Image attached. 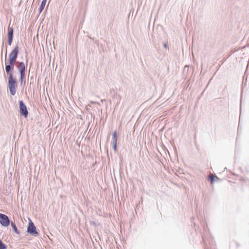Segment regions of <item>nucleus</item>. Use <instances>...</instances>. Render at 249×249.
I'll return each instance as SVG.
<instances>
[{
    "label": "nucleus",
    "instance_id": "4468645a",
    "mask_svg": "<svg viewBox=\"0 0 249 249\" xmlns=\"http://www.w3.org/2000/svg\"><path fill=\"white\" fill-rule=\"evenodd\" d=\"M209 178L210 180L212 183L214 181V176L213 175H210L209 176Z\"/></svg>",
    "mask_w": 249,
    "mask_h": 249
},
{
    "label": "nucleus",
    "instance_id": "423d86ee",
    "mask_svg": "<svg viewBox=\"0 0 249 249\" xmlns=\"http://www.w3.org/2000/svg\"><path fill=\"white\" fill-rule=\"evenodd\" d=\"M19 48L18 45H16L11 53L9 55L8 58L17 60Z\"/></svg>",
    "mask_w": 249,
    "mask_h": 249
},
{
    "label": "nucleus",
    "instance_id": "dca6fc26",
    "mask_svg": "<svg viewBox=\"0 0 249 249\" xmlns=\"http://www.w3.org/2000/svg\"><path fill=\"white\" fill-rule=\"evenodd\" d=\"M166 46H167L166 44H164V48H166Z\"/></svg>",
    "mask_w": 249,
    "mask_h": 249
},
{
    "label": "nucleus",
    "instance_id": "20e7f679",
    "mask_svg": "<svg viewBox=\"0 0 249 249\" xmlns=\"http://www.w3.org/2000/svg\"><path fill=\"white\" fill-rule=\"evenodd\" d=\"M27 232L31 235L35 236H37L38 234V232L36 231V227L32 221H30L27 227Z\"/></svg>",
    "mask_w": 249,
    "mask_h": 249
},
{
    "label": "nucleus",
    "instance_id": "f8f14e48",
    "mask_svg": "<svg viewBox=\"0 0 249 249\" xmlns=\"http://www.w3.org/2000/svg\"><path fill=\"white\" fill-rule=\"evenodd\" d=\"M16 60H17L8 58V61H7V63L14 66L15 64H16V62H17Z\"/></svg>",
    "mask_w": 249,
    "mask_h": 249
},
{
    "label": "nucleus",
    "instance_id": "9d476101",
    "mask_svg": "<svg viewBox=\"0 0 249 249\" xmlns=\"http://www.w3.org/2000/svg\"><path fill=\"white\" fill-rule=\"evenodd\" d=\"M11 227H12L13 231H14L15 233H16L18 234H19L20 231L19 230H18L15 222H11Z\"/></svg>",
    "mask_w": 249,
    "mask_h": 249
},
{
    "label": "nucleus",
    "instance_id": "1a4fd4ad",
    "mask_svg": "<svg viewBox=\"0 0 249 249\" xmlns=\"http://www.w3.org/2000/svg\"><path fill=\"white\" fill-rule=\"evenodd\" d=\"M13 28L12 27H10L9 25L8 28V38L13 39Z\"/></svg>",
    "mask_w": 249,
    "mask_h": 249
},
{
    "label": "nucleus",
    "instance_id": "6e6552de",
    "mask_svg": "<svg viewBox=\"0 0 249 249\" xmlns=\"http://www.w3.org/2000/svg\"><path fill=\"white\" fill-rule=\"evenodd\" d=\"M117 132L114 131L112 134V144L113 146V148L115 151L117 150Z\"/></svg>",
    "mask_w": 249,
    "mask_h": 249
},
{
    "label": "nucleus",
    "instance_id": "f257e3e1",
    "mask_svg": "<svg viewBox=\"0 0 249 249\" xmlns=\"http://www.w3.org/2000/svg\"><path fill=\"white\" fill-rule=\"evenodd\" d=\"M16 67L20 73L19 81L21 85L25 83V71L26 67L23 62L17 61Z\"/></svg>",
    "mask_w": 249,
    "mask_h": 249
},
{
    "label": "nucleus",
    "instance_id": "2eb2a0df",
    "mask_svg": "<svg viewBox=\"0 0 249 249\" xmlns=\"http://www.w3.org/2000/svg\"><path fill=\"white\" fill-rule=\"evenodd\" d=\"M13 38H8V44L9 46L11 45Z\"/></svg>",
    "mask_w": 249,
    "mask_h": 249
},
{
    "label": "nucleus",
    "instance_id": "9b49d317",
    "mask_svg": "<svg viewBox=\"0 0 249 249\" xmlns=\"http://www.w3.org/2000/svg\"><path fill=\"white\" fill-rule=\"evenodd\" d=\"M47 0H42L40 7L38 9L39 13L40 14L43 10L46 3Z\"/></svg>",
    "mask_w": 249,
    "mask_h": 249
},
{
    "label": "nucleus",
    "instance_id": "ddd939ff",
    "mask_svg": "<svg viewBox=\"0 0 249 249\" xmlns=\"http://www.w3.org/2000/svg\"><path fill=\"white\" fill-rule=\"evenodd\" d=\"M6 246L2 243L1 240L0 239V249H6Z\"/></svg>",
    "mask_w": 249,
    "mask_h": 249
},
{
    "label": "nucleus",
    "instance_id": "0eeeda50",
    "mask_svg": "<svg viewBox=\"0 0 249 249\" xmlns=\"http://www.w3.org/2000/svg\"><path fill=\"white\" fill-rule=\"evenodd\" d=\"M5 71L6 73L10 76V75L13 76V74L12 73V71L14 70V66L10 65L7 63L6 54L5 55Z\"/></svg>",
    "mask_w": 249,
    "mask_h": 249
},
{
    "label": "nucleus",
    "instance_id": "39448f33",
    "mask_svg": "<svg viewBox=\"0 0 249 249\" xmlns=\"http://www.w3.org/2000/svg\"><path fill=\"white\" fill-rule=\"evenodd\" d=\"M0 223L2 226L8 227L10 223V221L8 216L0 213Z\"/></svg>",
    "mask_w": 249,
    "mask_h": 249
},
{
    "label": "nucleus",
    "instance_id": "7ed1b4c3",
    "mask_svg": "<svg viewBox=\"0 0 249 249\" xmlns=\"http://www.w3.org/2000/svg\"><path fill=\"white\" fill-rule=\"evenodd\" d=\"M19 113L21 115L27 117L28 114L27 107L22 100L19 101Z\"/></svg>",
    "mask_w": 249,
    "mask_h": 249
},
{
    "label": "nucleus",
    "instance_id": "f03ea898",
    "mask_svg": "<svg viewBox=\"0 0 249 249\" xmlns=\"http://www.w3.org/2000/svg\"><path fill=\"white\" fill-rule=\"evenodd\" d=\"M17 81L11 75L8 77V88L12 95H15L16 92V84Z\"/></svg>",
    "mask_w": 249,
    "mask_h": 249
}]
</instances>
